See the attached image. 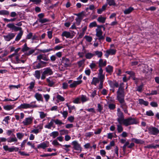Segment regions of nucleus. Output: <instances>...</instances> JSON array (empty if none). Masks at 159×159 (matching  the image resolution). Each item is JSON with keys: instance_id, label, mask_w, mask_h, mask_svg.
I'll use <instances>...</instances> for the list:
<instances>
[{"instance_id": "nucleus-24", "label": "nucleus", "mask_w": 159, "mask_h": 159, "mask_svg": "<svg viewBox=\"0 0 159 159\" xmlns=\"http://www.w3.org/2000/svg\"><path fill=\"white\" fill-rule=\"evenodd\" d=\"M131 140L132 141L138 144H143L144 143V141L134 138H132Z\"/></svg>"}, {"instance_id": "nucleus-26", "label": "nucleus", "mask_w": 159, "mask_h": 159, "mask_svg": "<svg viewBox=\"0 0 159 159\" xmlns=\"http://www.w3.org/2000/svg\"><path fill=\"white\" fill-rule=\"evenodd\" d=\"M106 18L102 16V15L99 16L97 19L98 22L102 23H104L105 22Z\"/></svg>"}, {"instance_id": "nucleus-4", "label": "nucleus", "mask_w": 159, "mask_h": 159, "mask_svg": "<svg viewBox=\"0 0 159 159\" xmlns=\"http://www.w3.org/2000/svg\"><path fill=\"white\" fill-rule=\"evenodd\" d=\"M20 55L19 54L13 53L8 56V57L10 58H11L14 57L16 60V63H20V62L23 63H25L26 60V58H24L22 60H21L19 58Z\"/></svg>"}, {"instance_id": "nucleus-60", "label": "nucleus", "mask_w": 159, "mask_h": 159, "mask_svg": "<svg viewBox=\"0 0 159 159\" xmlns=\"http://www.w3.org/2000/svg\"><path fill=\"white\" fill-rule=\"evenodd\" d=\"M98 77L99 78L98 79H99L100 81H104V79L105 77V75H98Z\"/></svg>"}, {"instance_id": "nucleus-58", "label": "nucleus", "mask_w": 159, "mask_h": 159, "mask_svg": "<svg viewBox=\"0 0 159 159\" xmlns=\"http://www.w3.org/2000/svg\"><path fill=\"white\" fill-rule=\"evenodd\" d=\"M108 107L111 110H113L116 108V105L110 103L108 105Z\"/></svg>"}, {"instance_id": "nucleus-63", "label": "nucleus", "mask_w": 159, "mask_h": 159, "mask_svg": "<svg viewBox=\"0 0 159 159\" xmlns=\"http://www.w3.org/2000/svg\"><path fill=\"white\" fill-rule=\"evenodd\" d=\"M74 117L72 116H69L67 118V120L71 123L73 122L74 121Z\"/></svg>"}, {"instance_id": "nucleus-48", "label": "nucleus", "mask_w": 159, "mask_h": 159, "mask_svg": "<svg viewBox=\"0 0 159 159\" xmlns=\"http://www.w3.org/2000/svg\"><path fill=\"white\" fill-rule=\"evenodd\" d=\"M11 29L12 30H14L15 31H17L19 30H22V28L21 27H16L14 25Z\"/></svg>"}, {"instance_id": "nucleus-29", "label": "nucleus", "mask_w": 159, "mask_h": 159, "mask_svg": "<svg viewBox=\"0 0 159 159\" xmlns=\"http://www.w3.org/2000/svg\"><path fill=\"white\" fill-rule=\"evenodd\" d=\"M134 10V8L131 7H130L128 9L125 10L124 11V13L125 14L127 15L130 13Z\"/></svg>"}, {"instance_id": "nucleus-8", "label": "nucleus", "mask_w": 159, "mask_h": 159, "mask_svg": "<svg viewBox=\"0 0 159 159\" xmlns=\"http://www.w3.org/2000/svg\"><path fill=\"white\" fill-rule=\"evenodd\" d=\"M148 133L151 135H157L159 133V130L157 128L151 126L147 128Z\"/></svg>"}, {"instance_id": "nucleus-44", "label": "nucleus", "mask_w": 159, "mask_h": 159, "mask_svg": "<svg viewBox=\"0 0 159 159\" xmlns=\"http://www.w3.org/2000/svg\"><path fill=\"white\" fill-rule=\"evenodd\" d=\"M59 135V133L58 131H54L52 132L50 135V136L52 137L54 139Z\"/></svg>"}, {"instance_id": "nucleus-55", "label": "nucleus", "mask_w": 159, "mask_h": 159, "mask_svg": "<svg viewBox=\"0 0 159 159\" xmlns=\"http://www.w3.org/2000/svg\"><path fill=\"white\" fill-rule=\"evenodd\" d=\"M38 21L39 22L41 23H44L48 21V20L46 18L38 19Z\"/></svg>"}, {"instance_id": "nucleus-25", "label": "nucleus", "mask_w": 159, "mask_h": 159, "mask_svg": "<svg viewBox=\"0 0 159 159\" xmlns=\"http://www.w3.org/2000/svg\"><path fill=\"white\" fill-rule=\"evenodd\" d=\"M105 70L107 73L111 74L113 71V67L111 65H108L105 68Z\"/></svg>"}, {"instance_id": "nucleus-54", "label": "nucleus", "mask_w": 159, "mask_h": 159, "mask_svg": "<svg viewBox=\"0 0 159 159\" xmlns=\"http://www.w3.org/2000/svg\"><path fill=\"white\" fill-rule=\"evenodd\" d=\"M35 81H32L30 83V86L28 88V89L32 90L34 87L35 85Z\"/></svg>"}, {"instance_id": "nucleus-62", "label": "nucleus", "mask_w": 159, "mask_h": 159, "mask_svg": "<svg viewBox=\"0 0 159 159\" xmlns=\"http://www.w3.org/2000/svg\"><path fill=\"white\" fill-rule=\"evenodd\" d=\"M125 73L129 75L131 77L132 76H134L135 74V73L132 71H126Z\"/></svg>"}, {"instance_id": "nucleus-33", "label": "nucleus", "mask_w": 159, "mask_h": 159, "mask_svg": "<svg viewBox=\"0 0 159 159\" xmlns=\"http://www.w3.org/2000/svg\"><path fill=\"white\" fill-rule=\"evenodd\" d=\"M93 54L95 56H97L98 58H101L102 56V52L101 51H96L93 52Z\"/></svg>"}, {"instance_id": "nucleus-18", "label": "nucleus", "mask_w": 159, "mask_h": 159, "mask_svg": "<svg viewBox=\"0 0 159 159\" xmlns=\"http://www.w3.org/2000/svg\"><path fill=\"white\" fill-rule=\"evenodd\" d=\"M82 82V80L74 81L72 83L70 84L69 86L70 88H75L78 85L81 84Z\"/></svg>"}, {"instance_id": "nucleus-2", "label": "nucleus", "mask_w": 159, "mask_h": 159, "mask_svg": "<svg viewBox=\"0 0 159 159\" xmlns=\"http://www.w3.org/2000/svg\"><path fill=\"white\" fill-rule=\"evenodd\" d=\"M97 28L96 29V35L98 37V39L99 41L101 42L103 41L105 39V35H102L103 32L101 30V28L103 27V25H97Z\"/></svg>"}, {"instance_id": "nucleus-34", "label": "nucleus", "mask_w": 159, "mask_h": 159, "mask_svg": "<svg viewBox=\"0 0 159 159\" xmlns=\"http://www.w3.org/2000/svg\"><path fill=\"white\" fill-rule=\"evenodd\" d=\"M47 81L48 83V86L50 87H52L55 83V81L50 79H47Z\"/></svg>"}, {"instance_id": "nucleus-22", "label": "nucleus", "mask_w": 159, "mask_h": 159, "mask_svg": "<svg viewBox=\"0 0 159 159\" xmlns=\"http://www.w3.org/2000/svg\"><path fill=\"white\" fill-rule=\"evenodd\" d=\"M34 97L38 101L43 102V98L42 94L39 93H36Z\"/></svg>"}, {"instance_id": "nucleus-64", "label": "nucleus", "mask_w": 159, "mask_h": 159, "mask_svg": "<svg viewBox=\"0 0 159 159\" xmlns=\"http://www.w3.org/2000/svg\"><path fill=\"white\" fill-rule=\"evenodd\" d=\"M57 98L61 101H63L65 100V98L63 97L59 94L57 96Z\"/></svg>"}, {"instance_id": "nucleus-17", "label": "nucleus", "mask_w": 159, "mask_h": 159, "mask_svg": "<svg viewBox=\"0 0 159 159\" xmlns=\"http://www.w3.org/2000/svg\"><path fill=\"white\" fill-rule=\"evenodd\" d=\"M15 36L14 34L9 33L7 35H4L3 37L6 41H9L12 39Z\"/></svg>"}, {"instance_id": "nucleus-13", "label": "nucleus", "mask_w": 159, "mask_h": 159, "mask_svg": "<svg viewBox=\"0 0 159 159\" xmlns=\"http://www.w3.org/2000/svg\"><path fill=\"white\" fill-rule=\"evenodd\" d=\"M42 59L46 61H48L49 60L48 57L46 54H40L37 56V60L39 61H41Z\"/></svg>"}, {"instance_id": "nucleus-23", "label": "nucleus", "mask_w": 159, "mask_h": 159, "mask_svg": "<svg viewBox=\"0 0 159 159\" xmlns=\"http://www.w3.org/2000/svg\"><path fill=\"white\" fill-rule=\"evenodd\" d=\"M141 66L142 67L141 68V69L143 73H146V72H147L148 71V65L145 64H143Z\"/></svg>"}, {"instance_id": "nucleus-47", "label": "nucleus", "mask_w": 159, "mask_h": 159, "mask_svg": "<svg viewBox=\"0 0 159 159\" xmlns=\"http://www.w3.org/2000/svg\"><path fill=\"white\" fill-rule=\"evenodd\" d=\"M80 96H79L78 97L76 98H75V99H74L73 101V102L74 103L76 104H79L80 103Z\"/></svg>"}, {"instance_id": "nucleus-37", "label": "nucleus", "mask_w": 159, "mask_h": 159, "mask_svg": "<svg viewBox=\"0 0 159 159\" xmlns=\"http://www.w3.org/2000/svg\"><path fill=\"white\" fill-rule=\"evenodd\" d=\"M9 11L6 10H1L0 11V15H9Z\"/></svg>"}, {"instance_id": "nucleus-3", "label": "nucleus", "mask_w": 159, "mask_h": 159, "mask_svg": "<svg viewBox=\"0 0 159 159\" xmlns=\"http://www.w3.org/2000/svg\"><path fill=\"white\" fill-rule=\"evenodd\" d=\"M137 123V122L136 120L134 118L131 117L125 119H124L122 122V124H123L126 126L130 125L136 124Z\"/></svg>"}, {"instance_id": "nucleus-9", "label": "nucleus", "mask_w": 159, "mask_h": 159, "mask_svg": "<svg viewBox=\"0 0 159 159\" xmlns=\"http://www.w3.org/2000/svg\"><path fill=\"white\" fill-rule=\"evenodd\" d=\"M39 107L37 105L31 104H28L24 103L21 104L20 106L18 107L19 109H28L34 108Z\"/></svg>"}, {"instance_id": "nucleus-49", "label": "nucleus", "mask_w": 159, "mask_h": 159, "mask_svg": "<svg viewBox=\"0 0 159 159\" xmlns=\"http://www.w3.org/2000/svg\"><path fill=\"white\" fill-rule=\"evenodd\" d=\"M34 76L38 79H39L40 77V73L39 70H36L35 71Z\"/></svg>"}, {"instance_id": "nucleus-14", "label": "nucleus", "mask_w": 159, "mask_h": 159, "mask_svg": "<svg viewBox=\"0 0 159 159\" xmlns=\"http://www.w3.org/2000/svg\"><path fill=\"white\" fill-rule=\"evenodd\" d=\"M116 50L114 49H110L106 51L105 56L107 58L108 57L109 55H114L116 52Z\"/></svg>"}, {"instance_id": "nucleus-1", "label": "nucleus", "mask_w": 159, "mask_h": 159, "mask_svg": "<svg viewBox=\"0 0 159 159\" xmlns=\"http://www.w3.org/2000/svg\"><path fill=\"white\" fill-rule=\"evenodd\" d=\"M123 84H120L117 92V98L120 103V107L121 108L125 113H127L128 106L124 100V91Z\"/></svg>"}, {"instance_id": "nucleus-31", "label": "nucleus", "mask_w": 159, "mask_h": 159, "mask_svg": "<svg viewBox=\"0 0 159 159\" xmlns=\"http://www.w3.org/2000/svg\"><path fill=\"white\" fill-rule=\"evenodd\" d=\"M53 122V119L51 120L50 122L48 124L46 125H45V128L48 129H50L53 126L54 124Z\"/></svg>"}, {"instance_id": "nucleus-32", "label": "nucleus", "mask_w": 159, "mask_h": 159, "mask_svg": "<svg viewBox=\"0 0 159 159\" xmlns=\"http://www.w3.org/2000/svg\"><path fill=\"white\" fill-rule=\"evenodd\" d=\"M61 35L62 37L64 36L66 38H69L70 37L71 34L69 32L64 31L62 32Z\"/></svg>"}, {"instance_id": "nucleus-35", "label": "nucleus", "mask_w": 159, "mask_h": 159, "mask_svg": "<svg viewBox=\"0 0 159 159\" xmlns=\"http://www.w3.org/2000/svg\"><path fill=\"white\" fill-rule=\"evenodd\" d=\"M139 103L141 105H143L145 106H147L148 104V101H145L142 99H140L139 100Z\"/></svg>"}, {"instance_id": "nucleus-43", "label": "nucleus", "mask_w": 159, "mask_h": 159, "mask_svg": "<svg viewBox=\"0 0 159 159\" xmlns=\"http://www.w3.org/2000/svg\"><path fill=\"white\" fill-rule=\"evenodd\" d=\"M60 134L61 135L67 134L68 133V131L66 129H62L59 131Z\"/></svg>"}, {"instance_id": "nucleus-7", "label": "nucleus", "mask_w": 159, "mask_h": 159, "mask_svg": "<svg viewBox=\"0 0 159 159\" xmlns=\"http://www.w3.org/2000/svg\"><path fill=\"white\" fill-rule=\"evenodd\" d=\"M117 115L118 116L117 120L119 124H122V121L124 119V116L120 108H118L117 109Z\"/></svg>"}, {"instance_id": "nucleus-52", "label": "nucleus", "mask_w": 159, "mask_h": 159, "mask_svg": "<svg viewBox=\"0 0 159 159\" xmlns=\"http://www.w3.org/2000/svg\"><path fill=\"white\" fill-rule=\"evenodd\" d=\"M97 26V24L96 21H94L92 22L89 24V27L90 28H92L93 27H95Z\"/></svg>"}, {"instance_id": "nucleus-28", "label": "nucleus", "mask_w": 159, "mask_h": 159, "mask_svg": "<svg viewBox=\"0 0 159 159\" xmlns=\"http://www.w3.org/2000/svg\"><path fill=\"white\" fill-rule=\"evenodd\" d=\"M108 82L109 84L112 87L118 88L119 86L118 83L116 81L112 82L111 81H108Z\"/></svg>"}, {"instance_id": "nucleus-61", "label": "nucleus", "mask_w": 159, "mask_h": 159, "mask_svg": "<svg viewBox=\"0 0 159 159\" xmlns=\"http://www.w3.org/2000/svg\"><path fill=\"white\" fill-rule=\"evenodd\" d=\"M148 116H154V114L153 113V112L151 110H149L148 111H147L146 112V114Z\"/></svg>"}, {"instance_id": "nucleus-45", "label": "nucleus", "mask_w": 159, "mask_h": 159, "mask_svg": "<svg viewBox=\"0 0 159 159\" xmlns=\"http://www.w3.org/2000/svg\"><path fill=\"white\" fill-rule=\"evenodd\" d=\"M121 125L120 124L117 125V130L119 133H120L123 131V128Z\"/></svg>"}, {"instance_id": "nucleus-19", "label": "nucleus", "mask_w": 159, "mask_h": 159, "mask_svg": "<svg viewBox=\"0 0 159 159\" xmlns=\"http://www.w3.org/2000/svg\"><path fill=\"white\" fill-rule=\"evenodd\" d=\"M98 64L99 67H105L107 65V61L106 60H104L100 59L98 61Z\"/></svg>"}, {"instance_id": "nucleus-12", "label": "nucleus", "mask_w": 159, "mask_h": 159, "mask_svg": "<svg viewBox=\"0 0 159 159\" xmlns=\"http://www.w3.org/2000/svg\"><path fill=\"white\" fill-rule=\"evenodd\" d=\"M61 64L66 67L69 66L70 65L69 59L64 57L62 58Z\"/></svg>"}, {"instance_id": "nucleus-10", "label": "nucleus", "mask_w": 159, "mask_h": 159, "mask_svg": "<svg viewBox=\"0 0 159 159\" xmlns=\"http://www.w3.org/2000/svg\"><path fill=\"white\" fill-rule=\"evenodd\" d=\"M3 148L5 151H8L10 152H12L13 151L17 152L19 149V148L15 147L14 146L12 147L11 148H9L7 145L3 146Z\"/></svg>"}, {"instance_id": "nucleus-36", "label": "nucleus", "mask_w": 159, "mask_h": 159, "mask_svg": "<svg viewBox=\"0 0 159 159\" xmlns=\"http://www.w3.org/2000/svg\"><path fill=\"white\" fill-rule=\"evenodd\" d=\"M35 63H36V62H35L34 64ZM43 66H43V65H42L41 63L39 62L36 64H34V69H39L43 67Z\"/></svg>"}, {"instance_id": "nucleus-21", "label": "nucleus", "mask_w": 159, "mask_h": 159, "mask_svg": "<svg viewBox=\"0 0 159 159\" xmlns=\"http://www.w3.org/2000/svg\"><path fill=\"white\" fill-rule=\"evenodd\" d=\"M12 136V137H10L7 139V141L8 143H11L12 142H17V139L15 135L12 134L11 135Z\"/></svg>"}, {"instance_id": "nucleus-40", "label": "nucleus", "mask_w": 159, "mask_h": 159, "mask_svg": "<svg viewBox=\"0 0 159 159\" xmlns=\"http://www.w3.org/2000/svg\"><path fill=\"white\" fill-rule=\"evenodd\" d=\"M99 82V80L98 78L96 77H93V79L92 81L91 82V84L96 85Z\"/></svg>"}, {"instance_id": "nucleus-46", "label": "nucleus", "mask_w": 159, "mask_h": 159, "mask_svg": "<svg viewBox=\"0 0 159 159\" xmlns=\"http://www.w3.org/2000/svg\"><path fill=\"white\" fill-rule=\"evenodd\" d=\"M108 4L110 6H115L116 5V3L114 0H109L108 1Z\"/></svg>"}, {"instance_id": "nucleus-59", "label": "nucleus", "mask_w": 159, "mask_h": 159, "mask_svg": "<svg viewBox=\"0 0 159 159\" xmlns=\"http://www.w3.org/2000/svg\"><path fill=\"white\" fill-rule=\"evenodd\" d=\"M60 113L62 115L63 117L65 119L67 117V116L68 114V113L67 111H64L62 112L61 111Z\"/></svg>"}, {"instance_id": "nucleus-53", "label": "nucleus", "mask_w": 159, "mask_h": 159, "mask_svg": "<svg viewBox=\"0 0 159 159\" xmlns=\"http://www.w3.org/2000/svg\"><path fill=\"white\" fill-rule=\"evenodd\" d=\"M17 138L19 139H21L24 136V134L22 133H18L16 134Z\"/></svg>"}, {"instance_id": "nucleus-15", "label": "nucleus", "mask_w": 159, "mask_h": 159, "mask_svg": "<svg viewBox=\"0 0 159 159\" xmlns=\"http://www.w3.org/2000/svg\"><path fill=\"white\" fill-rule=\"evenodd\" d=\"M49 146V142L48 141H44L37 146V148H42L45 149L46 148L48 147Z\"/></svg>"}, {"instance_id": "nucleus-57", "label": "nucleus", "mask_w": 159, "mask_h": 159, "mask_svg": "<svg viewBox=\"0 0 159 159\" xmlns=\"http://www.w3.org/2000/svg\"><path fill=\"white\" fill-rule=\"evenodd\" d=\"M129 144V142L127 141L125 143L124 146L122 147L124 153H125V152L126 147Z\"/></svg>"}, {"instance_id": "nucleus-51", "label": "nucleus", "mask_w": 159, "mask_h": 159, "mask_svg": "<svg viewBox=\"0 0 159 159\" xmlns=\"http://www.w3.org/2000/svg\"><path fill=\"white\" fill-rule=\"evenodd\" d=\"M52 50V48H50L49 49H39V51L43 53H45L51 51Z\"/></svg>"}, {"instance_id": "nucleus-11", "label": "nucleus", "mask_w": 159, "mask_h": 159, "mask_svg": "<svg viewBox=\"0 0 159 159\" xmlns=\"http://www.w3.org/2000/svg\"><path fill=\"white\" fill-rule=\"evenodd\" d=\"M33 120V118L32 117H30L26 118L22 122L24 125H28L31 124Z\"/></svg>"}, {"instance_id": "nucleus-20", "label": "nucleus", "mask_w": 159, "mask_h": 159, "mask_svg": "<svg viewBox=\"0 0 159 159\" xmlns=\"http://www.w3.org/2000/svg\"><path fill=\"white\" fill-rule=\"evenodd\" d=\"M43 72L44 74H45L46 75H51L53 74L52 70L49 67L45 68Z\"/></svg>"}, {"instance_id": "nucleus-30", "label": "nucleus", "mask_w": 159, "mask_h": 159, "mask_svg": "<svg viewBox=\"0 0 159 159\" xmlns=\"http://www.w3.org/2000/svg\"><path fill=\"white\" fill-rule=\"evenodd\" d=\"M80 100L82 103H84L88 101L89 99L87 98L86 96L82 95L80 96Z\"/></svg>"}, {"instance_id": "nucleus-27", "label": "nucleus", "mask_w": 159, "mask_h": 159, "mask_svg": "<svg viewBox=\"0 0 159 159\" xmlns=\"http://www.w3.org/2000/svg\"><path fill=\"white\" fill-rule=\"evenodd\" d=\"M107 6V4L103 5L101 8L98 9L97 11V13L98 14H101L103 11H105Z\"/></svg>"}, {"instance_id": "nucleus-16", "label": "nucleus", "mask_w": 159, "mask_h": 159, "mask_svg": "<svg viewBox=\"0 0 159 159\" xmlns=\"http://www.w3.org/2000/svg\"><path fill=\"white\" fill-rule=\"evenodd\" d=\"M78 17L76 18L75 20L76 21V24L77 25H80L82 20L83 18L82 12H81L77 15Z\"/></svg>"}, {"instance_id": "nucleus-56", "label": "nucleus", "mask_w": 159, "mask_h": 159, "mask_svg": "<svg viewBox=\"0 0 159 159\" xmlns=\"http://www.w3.org/2000/svg\"><path fill=\"white\" fill-rule=\"evenodd\" d=\"M16 20V18H12L10 19H8L7 18H4L3 20L5 22H13L15 21Z\"/></svg>"}, {"instance_id": "nucleus-38", "label": "nucleus", "mask_w": 159, "mask_h": 159, "mask_svg": "<svg viewBox=\"0 0 159 159\" xmlns=\"http://www.w3.org/2000/svg\"><path fill=\"white\" fill-rule=\"evenodd\" d=\"M94 56V55L93 53L90 52H88L85 55L86 58L87 59H90Z\"/></svg>"}, {"instance_id": "nucleus-6", "label": "nucleus", "mask_w": 159, "mask_h": 159, "mask_svg": "<svg viewBox=\"0 0 159 159\" xmlns=\"http://www.w3.org/2000/svg\"><path fill=\"white\" fill-rule=\"evenodd\" d=\"M73 148L77 151V152L80 153L82 151V148L81 145L76 141H74L72 142Z\"/></svg>"}, {"instance_id": "nucleus-5", "label": "nucleus", "mask_w": 159, "mask_h": 159, "mask_svg": "<svg viewBox=\"0 0 159 159\" xmlns=\"http://www.w3.org/2000/svg\"><path fill=\"white\" fill-rule=\"evenodd\" d=\"M21 51L23 52H26L25 53V55L27 56H29L34 53L35 52V50L30 49V48L28 47L27 44L25 43L23 45Z\"/></svg>"}, {"instance_id": "nucleus-39", "label": "nucleus", "mask_w": 159, "mask_h": 159, "mask_svg": "<svg viewBox=\"0 0 159 159\" xmlns=\"http://www.w3.org/2000/svg\"><path fill=\"white\" fill-rule=\"evenodd\" d=\"M19 31H20V32L16 36V37L15 39V40L16 41H19L23 33V32L22 30Z\"/></svg>"}, {"instance_id": "nucleus-42", "label": "nucleus", "mask_w": 159, "mask_h": 159, "mask_svg": "<svg viewBox=\"0 0 159 159\" xmlns=\"http://www.w3.org/2000/svg\"><path fill=\"white\" fill-rule=\"evenodd\" d=\"M4 109L6 110H10L14 108V106L11 105H7L3 107Z\"/></svg>"}, {"instance_id": "nucleus-41", "label": "nucleus", "mask_w": 159, "mask_h": 159, "mask_svg": "<svg viewBox=\"0 0 159 159\" xmlns=\"http://www.w3.org/2000/svg\"><path fill=\"white\" fill-rule=\"evenodd\" d=\"M53 122H55L56 124L61 125H64V123H63L61 120H59L58 119L56 120H53Z\"/></svg>"}, {"instance_id": "nucleus-50", "label": "nucleus", "mask_w": 159, "mask_h": 159, "mask_svg": "<svg viewBox=\"0 0 159 159\" xmlns=\"http://www.w3.org/2000/svg\"><path fill=\"white\" fill-rule=\"evenodd\" d=\"M61 146L65 147V148H62L64 149L66 152L70 151V150L68 148L71 147V146L70 145H62Z\"/></svg>"}]
</instances>
